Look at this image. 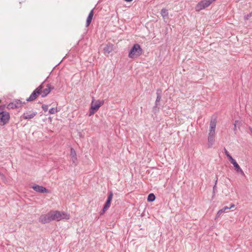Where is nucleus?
I'll list each match as a JSON object with an SVG mask.
<instances>
[{"label":"nucleus","mask_w":252,"mask_h":252,"mask_svg":"<svg viewBox=\"0 0 252 252\" xmlns=\"http://www.w3.org/2000/svg\"><path fill=\"white\" fill-rule=\"evenodd\" d=\"M50 214L52 221H60L63 219L67 220L69 218V215L59 211L51 210L50 211Z\"/></svg>","instance_id":"f257e3e1"},{"label":"nucleus","mask_w":252,"mask_h":252,"mask_svg":"<svg viewBox=\"0 0 252 252\" xmlns=\"http://www.w3.org/2000/svg\"><path fill=\"white\" fill-rule=\"evenodd\" d=\"M143 50L138 44H134L128 53V57L130 59H135L142 55Z\"/></svg>","instance_id":"f03ea898"},{"label":"nucleus","mask_w":252,"mask_h":252,"mask_svg":"<svg viewBox=\"0 0 252 252\" xmlns=\"http://www.w3.org/2000/svg\"><path fill=\"white\" fill-rule=\"evenodd\" d=\"M4 106H0V126H3L7 124L10 120L9 112L3 111Z\"/></svg>","instance_id":"7ed1b4c3"},{"label":"nucleus","mask_w":252,"mask_h":252,"mask_svg":"<svg viewBox=\"0 0 252 252\" xmlns=\"http://www.w3.org/2000/svg\"><path fill=\"white\" fill-rule=\"evenodd\" d=\"M45 81H44L42 84H41L37 88H36L31 94L29 97L27 98L26 99L27 101H32L35 100L38 95L41 94V91L43 89V85Z\"/></svg>","instance_id":"20e7f679"},{"label":"nucleus","mask_w":252,"mask_h":252,"mask_svg":"<svg viewBox=\"0 0 252 252\" xmlns=\"http://www.w3.org/2000/svg\"><path fill=\"white\" fill-rule=\"evenodd\" d=\"M39 221L43 224L49 223L52 221L50 212L45 215H42L39 218Z\"/></svg>","instance_id":"39448f33"},{"label":"nucleus","mask_w":252,"mask_h":252,"mask_svg":"<svg viewBox=\"0 0 252 252\" xmlns=\"http://www.w3.org/2000/svg\"><path fill=\"white\" fill-rule=\"evenodd\" d=\"M32 188L35 190L36 192H40V193H49L50 191L47 189L46 188L37 185H35L34 186H32Z\"/></svg>","instance_id":"423d86ee"},{"label":"nucleus","mask_w":252,"mask_h":252,"mask_svg":"<svg viewBox=\"0 0 252 252\" xmlns=\"http://www.w3.org/2000/svg\"><path fill=\"white\" fill-rule=\"evenodd\" d=\"M215 131H209L208 138V146L210 148L212 147L215 142Z\"/></svg>","instance_id":"0eeeda50"},{"label":"nucleus","mask_w":252,"mask_h":252,"mask_svg":"<svg viewBox=\"0 0 252 252\" xmlns=\"http://www.w3.org/2000/svg\"><path fill=\"white\" fill-rule=\"evenodd\" d=\"M113 193L112 191H109L108 192L107 199L103 206V207H106L107 208H109L110 206V204L112 201V199L113 198Z\"/></svg>","instance_id":"6e6552de"},{"label":"nucleus","mask_w":252,"mask_h":252,"mask_svg":"<svg viewBox=\"0 0 252 252\" xmlns=\"http://www.w3.org/2000/svg\"><path fill=\"white\" fill-rule=\"evenodd\" d=\"M113 49V45L111 43H108L103 48L104 54L105 56L108 55L112 51Z\"/></svg>","instance_id":"1a4fd4ad"},{"label":"nucleus","mask_w":252,"mask_h":252,"mask_svg":"<svg viewBox=\"0 0 252 252\" xmlns=\"http://www.w3.org/2000/svg\"><path fill=\"white\" fill-rule=\"evenodd\" d=\"M157 97L155 104L156 105H160L159 102L161 99L162 90L160 89H158L156 91Z\"/></svg>","instance_id":"9d476101"},{"label":"nucleus","mask_w":252,"mask_h":252,"mask_svg":"<svg viewBox=\"0 0 252 252\" xmlns=\"http://www.w3.org/2000/svg\"><path fill=\"white\" fill-rule=\"evenodd\" d=\"M103 104V102L99 100L96 101L95 103H94L93 101H92L91 108L94 111H97Z\"/></svg>","instance_id":"9b49d317"},{"label":"nucleus","mask_w":252,"mask_h":252,"mask_svg":"<svg viewBox=\"0 0 252 252\" xmlns=\"http://www.w3.org/2000/svg\"><path fill=\"white\" fill-rule=\"evenodd\" d=\"M94 16V9L90 12L86 20V27H88L90 25Z\"/></svg>","instance_id":"f8f14e48"},{"label":"nucleus","mask_w":252,"mask_h":252,"mask_svg":"<svg viewBox=\"0 0 252 252\" xmlns=\"http://www.w3.org/2000/svg\"><path fill=\"white\" fill-rule=\"evenodd\" d=\"M50 86V84H48L46 86L47 88H45L41 91V95L42 97H44L47 96L50 93V89L49 87Z\"/></svg>","instance_id":"ddd939ff"},{"label":"nucleus","mask_w":252,"mask_h":252,"mask_svg":"<svg viewBox=\"0 0 252 252\" xmlns=\"http://www.w3.org/2000/svg\"><path fill=\"white\" fill-rule=\"evenodd\" d=\"M37 114L36 112H32L31 114H28L27 113H24L22 116L24 119H30L33 118Z\"/></svg>","instance_id":"4468645a"},{"label":"nucleus","mask_w":252,"mask_h":252,"mask_svg":"<svg viewBox=\"0 0 252 252\" xmlns=\"http://www.w3.org/2000/svg\"><path fill=\"white\" fill-rule=\"evenodd\" d=\"M234 207V204H232L231 205L230 207H228L227 206H225L224 207H223L220 210L217 214V216L216 217L218 218V217H219L220 216V215L223 213V212H224L226 210H229L230 209V208H232V207Z\"/></svg>","instance_id":"2eb2a0df"},{"label":"nucleus","mask_w":252,"mask_h":252,"mask_svg":"<svg viewBox=\"0 0 252 252\" xmlns=\"http://www.w3.org/2000/svg\"><path fill=\"white\" fill-rule=\"evenodd\" d=\"M233 166L234 167L235 170L236 172L238 173H240L242 175H244V172L242 170V169L241 168L239 164L237 163L233 164Z\"/></svg>","instance_id":"dca6fc26"},{"label":"nucleus","mask_w":252,"mask_h":252,"mask_svg":"<svg viewBox=\"0 0 252 252\" xmlns=\"http://www.w3.org/2000/svg\"><path fill=\"white\" fill-rule=\"evenodd\" d=\"M14 102L15 105H17L18 106V108L21 107L22 105L25 103V102H22L19 99H15L13 101Z\"/></svg>","instance_id":"f3484780"},{"label":"nucleus","mask_w":252,"mask_h":252,"mask_svg":"<svg viewBox=\"0 0 252 252\" xmlns=\"http://www.w3.org/2000/svg\"><path fill=\"white\" fill-rule=\"evenodd\" d=\"M70 156H71L72 161L74 162L76 159V155L75 151L72 148L71 149Z\"/></svg>","instance_id":"a211bd4d"},{"label":"nucleus","mask_w":252,"mask_h":252,"mask_svg":"<svg viewBox=\"0 0 252 252\" xmlns=\"http://www.w3.org/2000/svg\"><path fill=\"white\" fill-rule=\"evenodd\" d=\"M156 199V196L153 193H150L147 198V200L148 202H153Z\"/></svg>","instance_id":"6ab92c4d"},{"label":"nucleus","mask_w":252,"mask_h":252,"mask_svg":"<svg viewBox=\"0 0 252 252\" xmlns=\"http://www.w3.org/2000/svg\"><path fill=\"white\" fill-rule=\"evenodd\" d=\"M216 126V123L215 121H211L210 126V130L212 131H215V128Z\"/></svg>","instance_id":"aec40b11"},{"label":"nucleus","mask_w":252,"mask_h":252,"mask_svg":"<svg viewBox=\"0 0 252 252\" xmlns=\"http://www.w3.org/2000/svg\"><path fill=\"white\" fill-rule=\"evenodd\" d=\"M160 14L163 17H166L168 16V10L165 8H162L161 10Z\"/></svg>","instance_id":"412c9836"},{"label":"nucleus","mask_w":252,"mask_h":252,"mask_svg":"<svg viewBox=\"0 0 252 252\" xmlns=\"http://www.w3.org/2000/svg\"><path fill=\"white\" fill-rule=\"evenodd\" d=\"M7 108L8 109H16L18 108V106L17 105H15L14 102L13 101L12 102L9 103L7 106Z\"/></svg>","instance_id":"4be33fe9"},{"label":"nucleus","mask_w":252,"mask_h":252,"mask_svg":"<svg viewBox=\"0 0 252 252\" xmlns=\"http://www.w3.org/2000/svg\"><path fill=\"white\" fill-rule=\"evenodd\" d=\"M251 17H252V11L248 14L245 15L244 16V19L245 21L251 20Z\"/></svg>","instance_id":"5701e85b"},{"label":"nucleus","mask_w":252,"mask_h":252,"mask_svg":"<svg viewBox=\"0 0 252 252\" xmlns=\"http://www.w3.org/2000/svg\"><path fill=\"white\" fill-rule=\"evenodd\" d=\"M58 112L57 108H52L49 110V113L50 114H55Z\"/></svg>","instance_id":"b1692460"},{"label":"nucleus","mask_w":252,"mask_h":252,"mask_svg":"<svg viewBox=\"0 0 252 252\" xmlns=\"http://www.w3.org/2000/svg\"><path fill=\"white\" fill-rule=\"evenodd\" d=\"M159 105H156V104H155L153 108V112L154 113H156L157 112L159 111V108L158 107Z\"/></svg>","instance_id":"393cba45"},{"label":"nucleus","mask_w":252,"mask_h":252,"mask_svg":"<svg viewBox=\"0 0 252 252\" xmlns=\"http://www.w3.org/2000/svg\"><path fill=\"white\" fill-rule=\"evenodd\" d=\"M240 124H241L240 122H239L238 121H235V124H234V131H235L236 130V127H237V126H238V127H239L240 125Z\"/></svg>","instance_id":"a878e982"},{"label":"nucleus","mask_w":252,"mask_h":252,"mask_svg":"<svg viewBox=\"0 0 252 252\" xmlns=\"http://www.w3.org/2000/svg\"><path fill=\"white\" fill-rule=\"evenodd\" d=\"M217 182H218V178L217 177L216 178V180L215 181V185L214 186H213V192L215 193V191L217 190Z\"/></svg>","instance_id":"bb28decb"},{"label":"nucleus","mask_w":252,"mask_h":252,"mask_svg":"<svg viewBox=\"0 0 252 252\" xmlns=\"http://www.w3.org/2000/svg\"><path fill=\"white\" fill-rule=\"evenodd\" d=\"M42 108L44 112H46L48 110V106L47 105L43 104L42 105Z\"/></svg>","instance_id":"cd10ccee"},{"label":"nucleus","mask_w":252,"mask_h":252,"mask_svg":"<svg viewBox=\"0 0 252 252\" xmlns=\"http://www.w3.org/2000/svg\"><path fill=\"white\" fill-rule=\"evenodd\" d=\"M96 112V111H94V109H92V108H90L89 110V116H91L94 114V113Z\"/></svg>","instance_id":"c85d7f7f"},{"label":"nucleus","mask_w":252,"mask_h":252,"mask_svg":"<svg viewBox=\"0 0 252 252\" xmlns=\"http://www.w3.org/2000/svg\"><path fill=\"white\" fill-rule=\"evenodd\" d=\"M108 209V208H106V207H103V208H102V211H101L100 213V215H102L105 212V211Z\"/></svg>","instance_id":"c756f323"},{"label":"nucleus","mask_w":252,"mask_h":252,"mask_svg":"<svg viewBox=\"0 0 252 252\" xmlns=\"http://www.w3.org/2000/svg\"><path fill=\"white\" fill-rule=\"evenodd\" d=\"M230 161L233 165L237 163L236 161L234 158H232L231 160H230Z\"/></svg>","instance_id":"7c9ffc66"},{"label":"nucleus","mask_w":252,"mask_h":252,"mask_svg":"<svg viewBox=\"0 0 252 252\" xmlns=\"http://www.w3.org/2000/svg\"><path fill=\"white\" fill-rule=\"evenodd\" d=\"M230 161L233 165L237 163L236 161L234 158H232L231 160H230Z\"/></svg>","instance_id":"2f4dec72"},{"label":"nucleus","mask_w":252,"mask_h":252,"mask_svg":"<svg viewBox=\"0 0 252 252\" xmlns=\"http://www.w3.org/2000/svg\"><path fill=\"white\" fill-rule=\"evenodd\" d=\"M224 152L225 155H227L228 154H229V152L225 148H224Z\"/></svg>","instance_id":"473e14b6"},{"label":"nucleus","mask_w":252,"mask_h":252,"mask_svg":"<svg viewBox=\"0 0 252 252\" xmlns=\"http://www.w3.org/2000/svg\"><path fill=\"white\" fill-rule=\"evenodd\" d=\"M49 88H50V92L52 90H53L55 89L54 87L52 86L50 84V86L49 87Z\"/></svg>","instance_id":"72a5a7b5"},{"label":"nucleus","mask_w":252,"mask_h":252,"mask_svg":"<svg viewBox=\"0 0 252 252\" xmlns=\"http://www.w3.org/2000/svg\"><path fill=\"white\" fill-rule=\"evenodd\" d=\"M228 158L229 161L231 160L232 158H233L232 156H230V157H229Z\"/></svg>","instance_id":"f704fd0d"},{"label":"nucleus","mask_w":252,"mask_h":252,"mask_svg":"<svg viewBox=\"0 0 252 252\" xmlns=\"http://www.w3.org/2000/svg\"><path fill=\"white\" fill-rule=\"evenodd\" d=\"M125 1H126V2H131L133 0H124Z\"/></svg>","instance_id":"c9c22d12"},{"label":"nucleus","mask_w":252,"mask_h":252,"mask_svg":"<svg viewBox=\"0 0 252 252\" xmlns=\"http://www.w3.org/2000/svg\"><path fill=\"white\" fill-rule=\"evenodd\" d=\"M226 156H227V158H229V157H230V156H231L229 154H229H228V155H226Z\"/></svg>","instance_id":"e433bc0d"},{"label":"nucleus","mask_w":252,"mask_h":252,"mask_svg":"<svg viewBox=\"0 0 252 252\" xmlns=\"http://www.w3.org/2000/svg\"><path fill=\"white\" fill-rule=\"evenodd\" d=\"M251 132H252V129H251Z\"/></svg>","instance_id":"4c0bfd02"}]
</instances>
